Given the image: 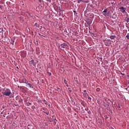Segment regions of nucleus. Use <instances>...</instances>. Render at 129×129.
Segmentation results:
<instances>
[{
    "label": "nucleus",
    "instance_id": "nucleus-1",
    "mask_svg": "<svg viewBox=\"0 0 129 129\" xmlns=\"http://www.w3.org/2000/svg\"><path fill=\"white\" fill-rule=\"evenodd\" d=\"M2 94L5 96H10L12 94V92L11 90L8 88H5L3 89Z\"/></svg>",
    "mask_w": 129,
    "mask_h": 129
},
{
    "label": "nucleus",
    "instance_id": "nucleus-2",
    "mask_svg": "<svg viewBox=\"0 0 129 129\" xmlns=\"http://www.w3.org/2000/svg\"><path fill=\"white\" fill-rule=\"evenodd\" d=\"M102 15L105 17H110V12L107 11V9H105L102 12Z\"/></svg>",
    "mask_w": 129,
    "mask_h": 129
},
{
    "label": "nucleus",
    "instance_id": "nucleus-3",
    "mask_svg": "<svg viewBox=\"0 0 129 129\" xmlns=\"http://www.w3.org/2000/svg\"><path fill=\"white\" fill-rule=\"evenodd\" d=\"M119 10H120V12L122 13L123 14L125 13V11L126 10V8H124L123 7H119Z\"/></svg>",
    "mask_w": 129,
    "mask_h": 129
},
{
    "label": "nucleus",
    "instance_id": "nucleus-4",
    "mask_svg": "<svg viewBox=\"0 0 129 129\" xmlns=\"http://www.w3.org/2000/svg\"><path fill=\"white\" fill-rule=\"evenodd\" d=\"M60 46L61 47V48H67V47H68V45L66 44V43H63L62 44H61Z\"/></svg>",
    "mask_w": 129,
    "mask_h": 129
},
{
    "label": "nucleus",
    "instance_id": "nucleus-5",
    "mask_svg": "<svg viewBox=\"0 0 129 129\" xmlns=\"http://www.w3.org/2000/svg\"><path fill=\"white\" fill-rule=\"evenodd\" d=\"M26 86L27 87H28V86L29 87H30V88H34V86H33V85L30 84V83H28L27 85H26Z\"/></svg>",
    "mask_w": 129,
    "mask_h": 129
},
{
    "label": "nucleus",
    "instance_id": "nucleus-6",
    "mask_svg": "<svg viewBox=\"0 0 129 129\" xmlns=\"http://www.w3.org/2000/svg\"><path fill=\"white\" fill-rule=\"evenodd\" d=\"M43 112L44 113H45V114H47V115H49V110H48L43 111Z\"/></svg>",
    "mask_w": 129,
    "mask_h": 129
},
{
    "label": "nucleus",
    "instance_id": "nucleus-7",
    "mask_svg": "<svg viewBox=\"0 0 129 129\" xmlns=\"http://www.w3.org/2000/svg\"><path fill=\"white\" fill-rule=\"evenodd\" d=\"M115 38H116V36L115 35H112L110 37V39H111V40H113V39H115Z\"/></svg>",
    "mask_w": 129,
    "mask_h": 129
},
{
    "label": "nucleus",
    "instance_id": "nucleus-8",
    "mask_svg": "<svg viewBox=\"0 0 129 129\" xmlns=\"http://www.w3.org/2000/svg\"><path fill=\"white\" fill-rule=\"evenodd\" d=\"M22 82H23V83L27 84V80L25 78L23 79Z\"/></svg>",
    "mask_w": 129,
    "mask_h": 129
},
{
    "label": "nucleus",
    "instance_id": "nucleus-9",
    "mask_svg": "<svg viewBox=\"0 0 129 129\" xmlns=\"http://www.w3.org/2000/svg\"><path fill=\"white\" fill-rule=\"evenodd\" d=\"M88 25L89 26H90L91 25V24H92V21H91V20L89 21L87 23Z\"/></svg>",
    "mask_w": 129,
    "mask_h": 129
},
{
    "label": "nucleus",
    "instance_id": "nucleus-10",
    "mask_svg": "<svg viewBox=\"0 0 129 129\" xmlns=\"http://www.w3.org/2000/svg\"><path fill=\"white\" fill-rule=\"evenodd\" d=\"M126 38L127 39V40H129V33L127 34Z\"/></svg>",
    "mask_w": 129,
    "mask_h": 129
},
{
    "label": "nucleus",
    "instance_id": "nucleus-11",
    "mask_svg": "<svg viewBox=\"0 0 129 129\" xmlns=\"http://www.w3.org/2000/svg\"><path fill=\"white\" fill-rule=\"evenodd\" d=\"M31 104H32L30 102H27L28 106H30V105H31Z\"/></svg>",
    "mask_w": 129,
    "mask_h": 129
},
{
    "label": "nucleus",
    "instance_id": "nucleus-12",
    "mask_svg": "<svg viewBox=\"0 0 129 129\" xmlns=\"http://www.w3.org/2000/svg\"><path fill=\"white\" fill-rule=\"evenodd\" d=\"M64 83L65 84H67V81H66V79H64Z\"/></svg>",
    "mask_w": 129,
    "mask_h": 129
},
{
    "label": "nucleus",
    "instance_id": "nucleus-13",
    "mask_svg": "<svg viewBox=\"0 0 129 129\" xmlns=\"http://www.w3.org/2000/svg\"><path fill=\"white\" fill-rule=\"evenodd\" d=\"M81 2H82V0H78V4H80V3H81Z\"/></svg>",
    "mask_w": 129,
    "mask_h": 129
},
{
    "label": "nucleus",
    "instance_id": "nucleus-14",
    "mask_svg": "<svg viewBox=\"0 0 129 129\" xmlns=\"http://www.w3.org/2000/svg\"><path fill=\"white\" fill-rule=\"evenodd\" d=\"M30 62L31 63H34V59H32Z\"/></svg>",
    "mask_w": 129,
    "mask_h": 129
},
{
    "label": "nucleus",
    "instance_id": "nucleus-15",
    "mask_svg": "<svg viewBox=\"0 0 129 129\" xmlns=\"http://www.w3.org/2000/svg\"><path fill=\"white\" fill-rule=\"evenodd\" d=\"M27 14H28V16H29L30 17H31V14H30V12H27Z\"/></svg>",
    "mask_w": 129,
    "mask_h": 129
},
{
    "label": "nucleus",
    "instance_id": "nucleus-16",
    "mask_svg": "<svg viewBox=\"0 0 129 129\" xmlns=\"http://www.w3.org/2000/svg\"><path fill=\"white\" fill-rule=\"evenodd\" d=\"M126 22H127V23L129 22V18H127Z\"/></svg>",
    "mask_w": 129,
    "mask_h": 129
},
{
    "label": "nucleus",
    "instance_id": "nucleus-17",
    "mask_svg": "<svg viewBox=\"0 0 129 129\" xmlns=\"http://www.w3.org/2000/svg\"><path fill=\"white\" fill-rule=\"evenodd\" d=\"M97 91H100V89H99V88H98L97 89Z\"/></svg>",
    "mask_w": 129,
    "mask_h": 129
},
{
    "label": "nucleus",
    "instance_id": "nucleus-18",
    "mask_svg": "<svg viewBox=\"0 0 129 129\" xmlns=\"http://www.w3.org/2000/svg\"><path fill=\"white\" fill-rule=\"evenodd\" d=\"M14 43H15V41H12V42H11V44H12V45H14Z\"/></svg>",
    "mask_w": 129,
    "mask_h": 129
},
{
    "label": "nucleus",
    "instance_id": "nucleus-19",
    "mask_svg": "<svg viewBox=\"0 0 129 129\" xmlns=\"http://www.w3.org/2000/svg\"><path fill=\"white\" fill-rule=\"evenodd\" d=\"M88 99H89V100H91V97H88Z\"/></svg>",
    "mask_w": 129,
    "mask_h": 129
},
{
    "label": "nucleus",
    "instance_id": "nucleus-20",
    "mask_svg": "<svg viewBox=\"0 0 129 129\" xmlns=\"http://www.w3.org/2000/svg\"><path fill=\"white\" fill-rule=\"evenodd\" d=\"M0 9H1V10H3V6L0 5Z\"/></svg>",
    "mask_w": 129,
    "mask_h": 129
},
{
    "label": "nucleus",
    "instance_id": "nucleus-21",
    "mask_svg": "<svg viewBox=\"0 0 129 129\" xmlns=\"http://www.w3.org/2000/svg\"><path fill=\"white\" fill-rule=\"evenodd\" d=\"M69 91H70V92H71V91H72V90H71V88H69Z\"/></svg>",
    "mask_w": 129,
    "mask_h": 129
},
{
    "label": "nucleus",
    "instance_id": "nucleus-22",
    "mask_svg": "<svg viewBox=\"0 0 129 129\" xmlns=\"http://www.w3.org/2000/svg\"><path fill=\"white\" fill-rule=\"evenodd\" d=\"M86 95H87V93H86L84 94V96H86Z\"/></svg>",
    "mask_w": 129,
    "mask_h": 129
},
{
    "label": "nucleus",
    "instance_id": "nucleus-23",
    "mask_svg": "<svg viewBox=\"0 0 129 129\" xmlns=\"http://www.w3.org/2000/svg\"><path fill=\"white\" fill-rule=\"evenodd\" d=\"M84 92L85 93H86V90H84Z\"/></svg>",
    "mask_w": 129,
    "mask_h": 129
},
{
    "label": "nucleus",
    "instance_id": "nucleus-24",
    "mask_svg": "<svg viewBox=\"0 0 129 129\" xmlns=\"http://www.w3.org/2000/svg\"><path fill=\"white\" fill-rule=\"evenodd\" d=\"M42 26H40V27H39V29H42Z\"/></svg>",
    "mask_w": 129,
    "mask_h": 129
},
{
    "label": "nucleus",
    "instance_id": "nucleus-25",
    "mask_svg": "<svg viewBox=\"0 0 129 129\" xmlns=\"http://www.w3.org/2000/svg\"><path fill=\"white\" fill-rule=\"evenodd\" d=\"M35 26L36 27H37V23H35Z\"/></svg>",
    "mask_w": 129,
    "mask_h": 129
},
{
    "label": "nucleus",
    "instance_id": "nucleus-26",
    "mask_svg": "<svg viewBox=\"0 0 129 129\" xmlns=\"http://www.w3.org/2000/svg\"><path fill=\"white\" fill-rule=\"evenodd\" d=\"M51 73H49V76H51Z\"/></svg>",
    "mask_w": 129,
    "mask_h": 129
},
{
    "label": "nucleus",
    "instance_id": "nucleus-27",
    "mask_svg": "<svg viewBox=\"0 0 129 129\" xmlns=\"http://www.w3.org/2000/svg\"><path fill=\"white\" fill-rule=\"evenodd\" d=\"M128 84L129 85V80L128 81ZM128 87H129V86H128Z\"/></svg>",
    "mask_w": 129,
    "mask_h": 129
},
{
    "label": "nucleus",
    "instance_id": "nucleus-28",
    "mask_svg": "<svg viewBox=\"0 0 129 129\" xmlns=\"http://www.w3.org/2000/svg\"><path fill=\"white\" fill-rule=\"evenodd\" d=\"M39 36H41V34L40 33L38 34Z\"/></svg>",
    "mask_w": 129,
    "mask_h": 129
},
{
    "label": "nucleus",
    "instance_id": "nucleus-29",
    "mask_svg": "<svg viewBox=\"0 0 129 129\" xmlns=\"http://www.w3.org/2000/svg\"><path fill=\"white\" fill-rule=\"evenodd\" d=\"M121 75H124V74H123L122 73H121Z\"/></svg>",
    "mask_w": 129,
    "mask_h": 129
},
{
    "label": "nucleus",
    "instance_id": "nucleus-30",
    "mask_svg": "<svg viewBox=\"0 0 129 129\" xmlns=\"http://www.w3.org/2000/svg\"><path fill=\"white\" fill-rule=\"evenodd\" d=\"M74 13H76V11H74Z\"/></svg>",
    "mask_w": 129,
    "mask_h": 129
},
{
    "label": "nucleus",
    "instance_id": "nucleus-31",
    "mask_svg": "<svg viewBox=\"0 0 129 129\" xmlns=\"http://www.w3.org/2000/svg\"><path fill=\"white\" fill-rule=\"evenodd\" d=\"M67 86L68 87V84H67Z\"/></svg>",
    "mask_w": 129,
    "mask_h": 129
},
{
    "label": "nucleus",
    "instance_id": "nucleus-32",
    "mask_svg": "<svg viewBox=\"0 0 129 129\" xmlns=\"http://www.w3.org/2000/svg\"><path fill=\"white\" fill-rule=\"evenodd\" d=\"M0 92H1V90H0Z\"/></svg>",
    "mask_w": 129,
    "mask_h": 129
}]
</instances>
